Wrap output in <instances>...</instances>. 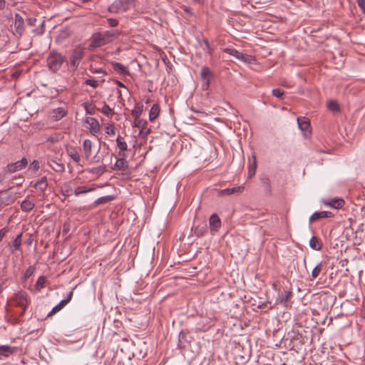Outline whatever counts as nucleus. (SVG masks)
<instances>
[{
    "mask_svg": "<svg viewBox=\"0 0 365 365\" xmlns=\"http://www.w3.org/2000/svg\"><path fill=\"white\" fill-rule=\"evenodd\" d=\"M68 155L76 163H79L81 160L80 155L78 150L73 148L70 147L67 149Z\"/></svg>",
    "mask_w": 365,
    "mask_h": 365,
    "instance_id": "nucleus-24",
    "label": "nucleus"
},
{
    "mask_svg": "<svg viewBox=\"0 0 365 365\" xmlns=\"http://www.w3.org/2000/svg\"><path fill=\"white\" fill-rule=\"evenodd\" d=\"M322 263H319L312 270V276L313 278H317L322 272Z\"/></svg>",
    "mask_w": 365,
    "mask_h": 365,
    "instance_id": "nucleus-42",
    "label": "nucleus"
},
{
    "mask_svg": "<svg viewBox=\"0 0 365 365\" xmlns=\"http://www.w3.org/2000/svg\"><path fill=\"white\" fill-rule=\"evenodd\" d=\"M35 269H36V268H35L34 266H29L26 269V272L24 273V279H28L31 276H32L34 274V272H35Z\"/></svg>",
    "mask_w": 365,
    "mask_h": 365,
    "instance_id": "nucleus-44",
    "label": "nucleus"
},
{
    "mask_svg": "<svg viewBox=\"0 0 365 365\" xmlns=\"http://www.w3.org/2000/svg\"><path fill=\"white\" fill-rule=\"evenodd\" d=\"M72 297H73V291H71L69 292L68 297L66 299H63V300L66 301L65 302L66 304H68L71 300Z\"/></svg>",
    "mask_w": 365,
    "mask_h": 365,
    "instance_id": "nucleus-54",
    "label": "nucleus"
},
{
    "mask_svg": "<svg viewBox=\"0 0 365 365\" xmlns=\"http://www.w3.org/2000/svg\"><path fill=\"white\" fill-rule=\"evenodd\" d=\"M106 171V166L105 165H101L96 168H93L89 170V173L96 175L98 176L101 175L104 172Z\"/></svg>",
    "mask_w": 365,
    "mask_h": 365,
    "instance_id": "nucleus-34",
    "label": "nucleus"
},
{
    "mask_svg": "<svg viewBox=\"0 0 365 365\" xmlns=\"http://www.w3.org/2000/svg\"><path fill=\"white\" fill-rule=\"evenodd\" d=\"M6 6V0H0V10H3Z\"/></svg>",
    "mask_w": 365,
    "mask_h": 365,
    "instance_id": "nucleus-57",
    "label": "nucleus"
},
{
    "mask_svg": "<svg viewBox=\"0 0 365 365\" xmlns=\"http://www.w3.org/2000/svg\"><path fill=\"white\" fill-rule=\"evenodd\" d=\"M65 57L56 51H51L46 57V67L52 73L58 72L65 62Z\"/></svg>",
    "mask_w": 365,
    "mask_h": 365,
    "instance_id": "nucleus-2",
    "label": "nucleus"
},
{
    "mask_svg": "<svg viewBox=\"0 0 365 365\" xmlns=\"http://www.w3.org/2000/svg\"><path fill=\"white\" fill-rule=\"evenodd\" d=\"M39 168V162L36 160H33L30 165V169H31L34 172L38 170Z\"/></svg>",
    "mask_w": 365,
    "mask_h": 365,
    "instance_id": "nucleus-48",
    "label": "nucleus"
},
{
    "mask_svg": "<svg viewBox=\"0 0 365 365\" xmlns=\"http://www.w3.org/2000/svg\"><path fill=\"white\" fill-rule=\"evenodd\" d=\"M331 216V213L327 211L316 212L309 217V222H312L321 218H327Z\"/></svg>",
    "mask_w": 365,
    "mask_h": 365,
    "instance_id": "nucleus-19",
    "label": "nucleus"
},
{
    "mask_svg": "<svg viewBox=\"0 0 365 365\" xmlns=\"http://www.w3.org/2000/svg\"><path fill=\"white\" fill-rule=\"evenodd\" d=\"M195 233H196V235H198V236H199V235H203V233H204V231H202V230H198L197 229V230H196V231H195Z\"/></svg>",
    "mask_w": 365,
    "mask_h": 365,
    "instance_id": "nucleus-59",
    "label": "nucleus"
},
{
    "mask_svg": "<svg viewBox=\"0 0 365 365\" xmlns=\"http://www.w3.org/2000/svg\"><path fill=\"white\" fill-rule=\"evenodd\" d=\"M149 132H150V130H149V129H148V130L145 132V133H144V134L146 135H148V134L149 133Z\"/></svg>",
    "mask_w": 365,
    "mask_h": 365,
    "instance_id": "nucleus-61",
    "label": "nucleus"
},
{
    "mask_svg": "<svg viewBox=\"0 0 365 365\" xmlns=\"http://www.w3.org/2000/svg\"><path fill=\"white\" fill-rule=\"evenodd\" d=\"M113 199V197L111 195L103 196V197H101L98 198L97 200H96V201L94 202V204H95V205L105 204V203H107L108 202L112 200Z\"/></svg>",
    "mask_w": 365,
    "mask_h": 365,
    "instance_id": "nucleus-36",
    "label": "nucleus"
},
{
    "mask_svg": "<svg viewBox=\"0 0 365 365\" xmlns=\"http://www.w3.org/2000/svg\"><path fill=\"white\" fill-rule=\"evenodd\" d=\"M309 246L312 249L319 251L322 248V243L320 242L319 240L315 237L313 236L309 241Z\"/></svg>",
    "mask_w": 365,
    "mask_h": 365,
    "instance_id": "nucleus-31",
    "label": "nucleus"
},
{
    "mask_svg": "<svg viewBox=\"0 0 365 365\" xmlns=\"http://www.w3.org/2000/svg\"><path fill=\"white\" fill-rule=\"evenodd\" d=\"M117 146L119 148L120 157H125V151L128 150V145L123 137L118 135L116 138Z\"/></svg>",
    "mask_w": 365,
    "mask_h": 365,
    "instance_id": "nucleus-14",
    "label": "nucleus"
},
{
    "mask_svg": "<svg viewBox=\"0 0 365 365\" xmlns=\"http://www.w3.org/2000/svg\"><path fill=\"white\" fill-rule=\"evenodd\" d=\"M8 232V229L6 227H4L0 230V242L6 235V233Z\"/></svg>",
    "mask_w": 365,
    "mask_h": 365,
    "instance_id": "nucleus-53",
    "label": "nucleus"
},
{
    "mask_svg": "<svg viewBox=\"0 0 365 365\" xmlns=\"http://www.w3.org/2000/svg\"><path fill=\"white\" fill-rule=\"evenodd\" d=\"M61 135L59 133H54L47 138V142L51 143H56L59 141Z\"/></svg>",
    "mask_w": 365,
    "mask_h": 365,
    "instance_id": "nucleus-41",
    "label": "nucleus"
},
{
    "mask_svg": "<svg viewBox=\"0 0 365 365\" xmlns=\"http://www.w3.org/2000/svg\"><path fill=\"white\" fill-rule=\"evenodd\" d=\"M322 202L324 205L334 209H340L345 204L344 200L339 197L324 199Z\"/></svg>",
    "mask_w": 365,
    "mask_h": 365,
    "instance_id": "nucleus-9",
    "label": "nucleus"
},
{
    "mask_svg": "<svg viewBox=\"0 0 365 365\" xmlns=\"http://www.w3.org/2000/svg\"><path fill=\"white\" fill-rule=\"evenodd\" d=\"M86 123L88 124V129L92 135H95L100 132V125L96 118L91 117L87 118Z\"/></svg>",
    "mask_w": 365,
    "mask_h": 365,
    "instance_id": "nucleus-11",
    "label": "nucleus"
},
{
    "mask_svg": "<svg viewBox=\"0 0 365 365\" xmlns=\"http://www.w3.org/2000/svg\"><path fill=\"white\" fill-rule=\"evenodd\" d=\"M210 229L212 232H216L221 227V220L216 214H212L209 220Z\"/></svg>",
    "mask_w": 365,
    "mask_h": 365,
    "instance_id": "nucleus-12",
    "label": "nucleus"
},
{
    "mask_svg": "<svg viewBox=\"0 0 365 365\" xmlns=\"http://www.w3.org/2000/svg\"><path fill=\"white\" fill-rule=\"evenodd\" d=\"M146 103H149V99H148L146 101H145Z\"/></svg>",
    "mask_w": 365,
    "mask_h": 365,
    "instance_id": "nucleus-63",
    "label": "nucleus"
},
{
    "mask_svg": "<svg viewBox=\"0 0 365 365\" xmlns=\"http://www.w3.org/2000/svg\"><path fill=\"white\" fill-rule=\"evenodd\" d=\"M1 292H2V288H1V287L0 286V294L1 293Z\"/></svg>",
    "mask_w": 365,
    "mask_h": 365,
    "instance_id": "nucleus-62",
    "label": "nucleus"
},
{
    "mask_svg": "<svg viewBox=\"0 0 365 365\" xmlns=\"http://www.w3.org/2000/svg\"><path fill=\"white\" fill-rule=\"evenodd\" d=\"M28 165V160L26 158H23L21 160H18L15 163H9L6 166V170L9 173H14L19 170H21L26 167Z\"/></svg>",
    "mask_w": 365,
    "mask_h": 365,
    "instance_id": "nucleus-8",
    "label": "nucleus"
},
{
    "mask_svg": "<svg viewBox=\"0 0 365 365\" xmlns=\"http://www.w3.org/2000/svg\"><path fill=\"white\" fill-rule=\"evenodd\" d=\"M200 76L203 80H205L206 86L210 85V78L212 76V73L208 67L203 66L201 69Z\"/></svg>",
    "mask_w": 365,
    "mask_h": 365,
    "instance_id": "nucleus-26",
    "label": "nucleus"
},
{
    "mask_svg": "<svg viewBox=\"0 0 365 365\" xmlns=\"http://www.w3.org/2000/svg\"><path fill=\"white\" fill-rule=\"evenodd\" d=\"M101 113L108 117H112L114 114L113 109L111 108L108 104L104 103L101 110Z\"/></svg>",
    "mask_w": 365,
    "mask_h": 365,
    "instance_id": "nucleus-35",
    "label": "nucleus"
},
{
    "mask_svg": "<svg viewBox=\"0 0 365 365\" xmlns=\"http://www.w3.org/2000/svg\"><path fill=\"white\" fill-rule=\"evenodd\" d=\"M83 56L84 48H83L77 47L73 51L70 57V63L74 69L78 66Z\"/></svg>",
    "mask_w": 365,
    "mask_h": 365,
    "instance_id": "nucleus-6",
    "label": "nucleus"
},
{
    "mask_svg": "<svg viewBox=\"0 0 365 365\" xmlns=\"http://www.w3.org/2000/svg\"><path fill=\"white\" fill-rule=\"evenodd\" d=\"M223 52L228 53L245 63H250L253 61L252 56L240 52L234 48H224Z\"/></svg>",
    "mask_w": 365,
    "mask_h": 365,
    "instance_id": "nucleus-5",
    "label": "nucleus"
},
{
    "mask_svg": "<svg viewBox=\"0 0 365 365\" xmlns=\"http://www.w3.org/2000/svg\"><path fill=\"white\" fill-rule=\"evenodd\" d=\"M16 193L10 190H2L0 192V203L4 205H10L16 199Z\"/></svg>",
    "mask_w": 365,
    "mask_h": 365,
    "instance_id": "nucleus-7",
    "label": "nucleus"
},
{
    "mask_svg": "<svg viewBox=\"0 0 365 365\" xmlns=\"http://www.w3.org/2000/svg\"><path fill=\"white\" fill-rule=\"evenodd\" d=\"M14 301L16 305L22 308L21 315H23L30 304L27 293L24 291L17 292L14 297Z\"/></svg>",
    "mask_w": 365,
    "mask_h": 365,
    "instance_id": "nucleus-4",
    "label": "nucleus"
},
{
    "mask_svg": "<svg viewBox=\"0 0 365 365\" xmlns=\"http://www.w3.org/2000/svg\"><path fill=\"white\" fill-rule=\"evenodd\" d=\"M262 180L264 185H266L268 187H269L270 182H269V179L268 178H264Z\"/></svg>",
    "mask_w": 365,
    "mask_h": 365,
    "instance_id": "nucleus-55",
    "label": "nucleus"
},
{
    "mask_svg": "<svg viewBox=\"0 0 365 365\" xmlns=\"http://www.w3.org/2000/svg\"><path fill=\"white\" fill-rule=\"evenodd\" d=\"M297 123L299 129L304 133L305 136L311 133L310 123L305 117H300L297 118Z\"/></svg>",
    "mask_w": 365,
    "mask_h": 365,
    "instance_id": "nucleus-10",
    "label": "nucleus"
},
{
    "mask_svg": "<svg viewBox=\"0 0 365 365\" xmlns=\"http://www.w3.org/2000/svg\"><path fill=\"white\" fill-rule=\"evenodd\" d=\"M116 84L121 88H125V86L120 81H116Z\"/></svg>",
    "mask_w": 365,
    "mask_h": 365,
    "instance_id": "nucleus-58",
    "label": "nucleus"
},
{
    "mask_svg": "<svg viewBox=\"0 0 365 365\" xmlns=\"http://www.w3.org/2000/svg\"><path fill=\"white\" fill-rule=\"evenodd\" d=\"M15 21H16V23H17V22L23 23V19L19 14H16Z\"/></svg>",
    "mask_w": 365,
    "mask_h": 365,
    "instance_id": "nucleus-56",
    "label": "nucleus"
},
{
    "mask_svg": "<svg viewBox=\"0 0 365 365\" xmlns=\"http://www.w3.org/2000/svg\"><path fill=\"white\" fill-rule=\"evenodd\" d=\"M84 108L87 113L94 114L95 113V108L91 103H85Z\"/></svg>",
    "mask_w": 365,
    "mask_h": 365,
    "instance_id": "nucleus-45",
    "label": "nucleus"
},
{
    "mask_svg": "<svg viewBox=\"0 0 365 365\" xmlns=\"http://www.w3.org/2000/svg\"><path fill=\"white\" fill-rule=\"evenodd\" d=\"M105 130H106V133L109 135H114L115 133V128H114L113 125L111 124H108L106 126Z\"/></svg>",
    "mask_w": 365,
    "mask_h": 365,
    "instance_id": "nucleus-46",
    "label": "nucleus"
},
{
    "mask_svg": "<svg viewBox=\"0 0 365 365\" xmlns=\"http://www.w3.org/2000/svg\"><path fill=\"white\" fill-rule=\"evenodd\" d=\"M272 95L275 97L279 98L283 96L284 91L279 88H274L272 91Z\"/></svg>",
    "mask_w": 365,
    "mask_h": 365,
    "instance_id": "nucleus-49",
    "label": "nucleus"
},
{
    "mask_svg": "<svg viewBox=\"0 0 365 365\" xmlns=\"http://www.w3.org/2000/svg\"><path fill=\"white\" fill-rule=\"evenodd\" d=\"M160 113V106L158 104H153L149 113V120L153 121L155 120Z\"/></svg>",
    "mask_w": 365,
    "mask_h": 365,
    "instance_id": "nucleus-28",
    "label": "nucleus"
},
{
    "mask_svg": "<svg viewBox=\"0 0 365 365\" xmlns=\"http://www.w3.org/2000/svg\"><path fill=\"white\" fill-rule=\"evenodd\" d=\"M34 187L36 190H38L41 192H43L48 187V182H47L46 177L41 178L39 180H38L36 182L34 183Z\"/></svg>",
    "mask_w": 365,
    "mask_h": 365,
    "instance_id": "nucleus-23",
    "label": "nucleus"
},
{
    "mask_svg": "<svg viewBox=\"0 0 365 365\" xmlns=\"http://www.w3.org/2000/svg\"><path fill=\"white\" fill-rule=\"evenodd\" d=\"M85 83L88 86L93 87V88H96L99 86L98 81L95 78L87 79L86 80Z\"/></svg>",
    "mask_w": 365,
    "mask_h": 365,
    "instance_id": "nucleus-43",
    "label": "nucleus"
},
{
    "mask_svg": "<svg viewBox=\"0 0 365 365\" xmlns=\"http://www.w3.org/2000/svg\"><path fill=\"white\" fill-rule=\"evenodd\" d=\"M48 165L57 173H63L65 170L63 164L54 159L48 160Z\"/></svg>",
    "mask_w": 365,
    "mask_h": 365,
    "instance_id": "nucleus-17",
    "label": "nucleus"
},
{
    "mask_svg": "<svg viewBox=\"0 0 365 365\" xmlns=\"http://www.w3.org/2000/svg\"><path fill=\"white\" fill-rule=\"evenodd\" d=\"M66 301L61 300L57 305H56L51 312L47 314V317H51L54 314L59 312L61 309H62L67 304L65 302Z\"/></svg>",
    "mask_w": 365,
    "mask_h": 365,
    "instance_id": "nucleus-33",
    "label": "nucleus"
},
{
    "mask_svg": "<svg viewBox=\"0 0 365 365\" xmlns=\"http://www.w3.org/2000/svg\"><path fill=\"white\" fill-rule=\"evenodd\" d=\"M16 349V347L9 345L0 346V360H4L10 356L15 352Z\"/></svg>",
    "mask_w": 365,
    "mask_h": 365,
    "instance_id": "nucleus-13",
    "label": "nucleus"
},
{
    "mask_svg": "<svg viewBox=\"0 0 365 365\" xmlns=\"http://www.w3.org/2000/svg\"><path fill=\"white\" fill-rule=\"evenodd\" d=\"M134 0H115L109 6L110 13H120L128 10L133 5Z\"/></svg>",
    "mask_w": 365,
    "mask_h": 365,
    "instance_id": "nucleus-3",
    "label": "nucleus"
},
{
    "mask_svg": "<svg viewBox=\"0 0 365 365\" xmlns=\"http://www.w3.org/2000/svg\"><path fill=\"white\" fill-rule=\"evenodd\" d=\"M327 108L333 112H337L339 110L337 102L333 100L328 101Z\"/></svg>",
    "mask_w": 365,
    "mask_h": 365,
    "instance_id": "nucleus-40",
    "label": "nucleus"
},
{
    "mask_svg": "<svg viewBox=\"0 0 365 365\" xmlns=\"http://www.w3.org/2000/svg\"><path fill=\"white\" fill-rule=\"evenodd\" d=\"M244 190V187L239 186V187H235L232 188H227L225 190V192L228 193H234L237 192H242Z\"/></svg>",
    "mask_w": 365,
    "mask_h": 365,
    "instance_id": "nucleus-47",
    "label": "nucleus"
},
{
    "mask_svg": "<svg viewBox=\"0 0 365 365\" xmlns=\"http://www.w3.org/2000/svg\"><path fill=\"white\" fill-rule=\"evenodd\" d=\"M304 263L306 262V258L305 257L304 258Z\"/></svg>",
    "mask_w": 365,
    "mask_h": 365,
    "instance_id": "nucleus-64",
    "label": "nucleus"
},
{
    "mask_svg": "<svg viewBox=\"0 0 365 365\" xmlns=\"http://www.w3.org/2000/svg\"><path fill=\"white\" fill-rule=\"evenodd\" d=\"M292 294L291 291L285 290L283 292H282L280 294H279L277 302L278 304H283L284 306H287V304L289 299L291 298Z\"/></svg>",
    "mask_w": 365,
    "mask_h": 365,
    "instance_id": "nucleus-16",
    "label": "nucleus"
},
{
    "mask_svg": "<svg viewBox=\"0 0 365 365\" xmlns=\"http://www.w3.org/2000/svg\"><path fill=\"white\" fill-rule=\"evenodd\" d=\"M34 206L35 204L34 202L28 199H25L21 204V209L24 212H30L34 209Z\"/></svg>",
    "mask_w": 365,
    "mask_h": 365,
    "instance_id": "nucleus-30",
    "label": "nucleus"
},
{
    "mask_svg": "<svg viewBox=\"0 0 365 365\" xmlns=\"http://www.w3.org/2000/svg\"><path fill=\"white\" fill-rule=\"evenodd\" d=\"M201 46H202L204 51H206V52L208 54L212 55V48H211L210 43L207 38L202 39Z\"/></svg>",
    "mask_w": 365,
    "mask_h": 365,
    "instance_id": "nucleus-38",
    "label": "nucleus"
},
{
    "mask_svg": "<svg viewBox=\"0 0 365 365\" xmlns=\"http://www.w3.org/2000/svg\"><path fill=\"white\" fill-rule=\"evenodd\" d=\"M93 73H101L103 75H107L106 71L103 68H91Z\"/></svg>",
    "mask_w": 365,
    "mask_h": 365,
    "instance_id": "nucleus-52",
    "label": "nucleus"
},
{
    "mask_svg": "<svg viewBox=\"0 0 365 365\" xmlns=\"http://www.w3.org/2000/svg\"><path fill=\"white\" fill-rule=\"evenodd\" d=\"M356 2L362 12L365 14V0H356Z\"/></svg>",
    "mask_w": 365,
    "mask_h": 365,
    "instance_id": "nucleus-51",
    "label": "nucleus"
},
{
    "mask_svg": "<svg viewBox=\"0 0 365 365\" xmlns=\"http://www.w3.org/2000/svg\"><path fill=\"white\" fill-rule=\"evenodd\" d=\"M147 123H148L145 120L140 119V118H135L133 127L139 128L140 130V134L142 135L144 133V130L146 128Z\"/></svg>",
    "mask_w": 365,
    "mask_h": 365,
    "instance_id": "nucleus-27",
    "label": "nucleus"
},
{
    "mask_svg": "<svg viewBox=\"0 0 365 365\" xmlns=\"http://www.w3.org/2000/svg\"><path fill=\"white\" fill-rule=\"evenodd\" d=\"M66 113L67 112L63 108L59 107L53 110L51 115L52 118L55 120H59L63 118L66 115Z\"/></svg>",
    "mask_w": 365,
    "mask_h": 365,
    "instance_id": "nucleus-22",
    "label": "nucleus"
},
{
    "mask_svg": "<svg viewBox=\"0 0 365 365\" xmlns=\"http://www.w3.org/2000/svg\"><path fill=\"white\" fill-rule=\"evenodd\" d=\"M72 182H66L61 187V192L65 197H68L72 195L73 190L71 187Z\"/></svg>",
    "mask_w": 365,
    "mask_h": 365,
    "instance_id": "nucleus-32",
    "label": "nucleus"
},
{
    "mask_svg": "<svg viewBox=\"0 0 365 365\" xmlns=\"http://www.w3.org/2000/svg\"><path fill=\"white\" fill-rule=\"evenodd\" d=\"M46 283V277L44 276H41L38 278L35 287L36 289L40 291L42 288L44 287Z\"/></svg>",
    "mask_w": 365,
    "mask_h": 365,
    "instance_id": "nucleus-39",
    "label": "nucleus"
},
{
    "mask_svg": "<svg viewBox=\"0 0 365 365\" xmlns=\"http://www.w3.org/2000/svg\"><path fill=\"white\" fill-rule=\"evenodd\" d=\"M108 25L110 27L117 26L118 24V21L115 19L110 18L107 20Z\"/></svg>",
    "mask_w": 365,
    "mask_h": 365,
    "instance_id": "nucleus-50",
    "label": "nucleus"
},
{
    "mask_svg": "<svg viewBox=\"0 0 365 365\" xmlns=\"http://www.w3.org/2000/svg\"><path fill=\"white\" fill-rule=\"evenodd\" d=\"M21 237L22 233H20L16 236V237L13 241L14 250H12V252L19 250L20 249L21 245Z\"/></svg>",
    "mask_w": 365,
    "mask_h": 365,
    "instance_id": "nucleus-37",
    "label": "nucleus"
},
{
    "mask_svg": "<svg viewBox=\"0 0 365 365\" xmlns=\"http://www.w3.org/2000/svg\"><path fill=\"white\" fill-rule=\"evenodd\" d=\"M93 143L91 140L86 139L83 143V148L84 151L85 157L88 159L92 155Z\"/></svg>",
    "mask_w": 365,
    "mask_h": 365,
    "instance_id": "nucleus-20",
    "label": "nucleus"
},
{
    "mask_svg": "<svg viewBox=\"0 0 365 365\" xmlns=\"http://www.w3.org/2000/svg\"><path fill=\"white\" fill-rule=\"evenodd\" d=\"M185 11L186 13H187V14H192L191 9H190V8H188V7H186V8L185 9Z\"/></svg>",
    "mask_w": 365,
    "mask_h": 365,
    "instance_id": "nucleus-60",
    "label": "nucleus"
},
{
    "mask_svg": "<svg viewBox=\"0 0 365 365\" xmlns=\"http://www.w3.org/2000/svg\"><path fill=\"white\" fill-rule=\"evenodd\" d=\"M143 110V105L135 103L134 108L131 110V115L135 118H140Z\"/></svg>",
    "mask_w": 365,
    "mask_h": 365,
    "instance_id": "nucleus-29",
    "label": "nucleus"
},
{
    "mask_svg": "<svg viewBox=\"0 0 365 365\" xmlns=\"http://www.w3.org/2000/svg\"><path fill=\"white\" fill-rule=\"evenodd\" d=\"M252 164L250 165V166L248 168V173H247L248 178H252L255 175L257 167L256 155L255 154H253L252 156Z\"/></svg>",
    "mask_w": 365,
    "mask_h": 365,
    "instance_id": "nucleus-25",
    "label": "nucleus"
},
{
    "mask_svg": "<svg viewBox=\"0 0 365 365\" xmlns=\"http://www.w3.org/2000/svg\"><path fill=\"white\" fill-rule=\"evenodd\" d=\"M118 35L117 30L106 31L105 32L94 34L92 36L91 45L93 47H101L111 42Z\"/></svg>",
    "mask_w": 365,
    "mask_h": 365,
    "instance_id": "nucleus-1",
    "label": "nucleus"
},
{
    "mask_svg": "<svg viewBox=\"0 0 365 365\" xmlns=\"http://www.w3.org/2000/svg\"><path fill=\"white\" fill-rule=\"evenodd\" d=\"M128 168V163L125 160V157H120L118 158L115 165L113 169L125 171Z\"/></svg>",
    "mask_w": 365,
    "mask_h": 365,
    "instance_id": "nucleus-21",
    "label": "nucleus"
},
{
    "mask_svg": "<svg viewBox=\"0 0 365 365\" xmlns=\"http://www.w3.org/2000/svg\"><path fill=\"white\" fill-rule=\"evenodd\" d=\"M97 186L96 185H92L91 186H83V187H78L75 189L73 194L76 196H78L81 194H86L89 192H92L96 189Z\"/></svg>",
    "mask_w": 365,
    "mask_h": 365,
    "instance_id": "nucleus-18",
    "label": "nucleus"
},
{
    "mask_svg": "<svg viewBox=\"0 0 365 365\" xmlns=\"http://www.w3.org/2000/svg\"><path fill=\"white\" fill-rule=\"evenodd\" d=\"M112 67L113 70L117 72L119 74L123 75V76H129L130 72L128 68L123 65L120 63L118 62H113L111 63Z\"/></svg>",
    "mask_w": 365,
    "mask_h": 365,
    "instance_id": "nucleus-15",
    "label": "nucleus"
}]
</instances>
